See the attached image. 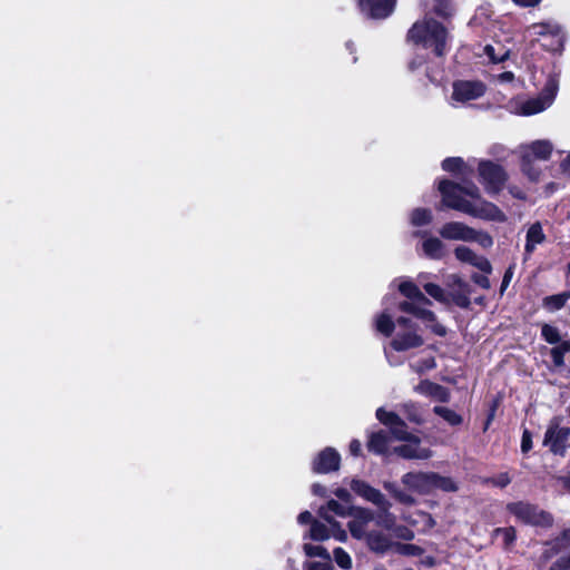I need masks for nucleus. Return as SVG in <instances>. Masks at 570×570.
<instances>
[{
  "instance_id": "obj_18",
  "label": "nucleus",
  "mask_w": 570,
  "mask_h": 570,
  "mask_svg": "<svg viewBox=\"0 0 570 570\" xmlns=\"http://www.w3.org/2000/svg\"><path fill=\"white\" fill-rule=\"evenodd\" d=\"M363 540L365 541L367 549L379 556H384L389 551L393 550L395 543L391 534L384 533L381 530L368 531Z\"/></svg>"
},
{
  "instance_id": "obj_21",
  "label": "nucleus",
  "mask_w": 570,
  "mask_h": 570,
  "mask_svg": "<svg viewBox=\"0 0 570 570\" xmlns=\"http://www.w3.org/2000/svg\"><path fill=\"white\" fill-rule=\"evenodd\" d=\"M439 234L448 240L472 242L474 229L461 222H449L439 229Z\"/></svg>"
},
{
  "instance_id": "obj_54",
  "label": "nucleus",
  "mask_w": 570,
  "mask_h": 570,
  "mask_svg": "<svg viewBox=\"0 0 570 570\" xmlns=\"http://www.w3.org/2000/svg\"><path fill=\"white\" fill-rule=\"evenodd\" d=\"M394 498L402 503L405 504H414L415 500L412 495L405 493L404 491H394Z\"/></svg>"
},
{
  "instance_id": "obj_41",
  "label": "nucleus",
  "mask_w": 570,
  "mask_h": 570,
  "mask_svg": "<svg viewBox=\"0 0 570 570\" xmlns=\"http://www.w3.org/2000/svg\"><path fill=\"white\" fill-rule=\"evenodd\" d=\"M393 550L403 556L419 557L423 553V549L411 543L395 542Z\"/></svg>"
},
{
  "instance_id": "obj_16",
  "label": "nucleus",
  "mask_w": 570,
  "mask_h": 570,
  "mask_svg": "<svg viewBox=\"0 0 570 570\" xmlns=\"http://www.w3.org/2000/svg\"><path fill=\"white\" fill-rule=\"evenodd\" d=\"M446 286L449 288V296L455 305L464 308L470 305V285L458 274H451L448 276Z\"/></svg>"
},
{
  "instance_id": "obj_30",
  "label": "nucleus",
  "mask_w": 570,
  "mask_h": 570,
  "mask_svg": "<svg viewBox=\"0 0 570 570\" xmlns=\"http://www.w3.org/2000/svg\"><path fill=\"white\" fill-rule=\"evenodd\" d=\"M426 278H428V274H424V273H422L417 276V281L420 284H422L424 291L431 297H433L435 301L441 302V303H448L450 299L449 294H446V292L438 284L424 282Z\"/></svg>"
},
{
  "instance_id": "obj_38",
  "label": "nucleus",
  "mask_w": 570,
  "mask_h": 570,
  "mask_svg": "<svg viewBox=\"0 0 570 570\" xmlns=\"http://www.w3.org/2000/svg\"><path fill=\"white\" fill-rule=\"evenodd\" d=\"M433 411L451 425H459L462 422L461 415L449 407L435 406Z\"/></svg>"
},
{
  "instance_id": "obj_5",
  "label": "nucleus",
  "mask_w": 570,
  "mask_h": 570,
  "mask_svg": "<svg viewBox=\"0 0 570 570\" xmlns=\"http://www.w3.org/2000/svg\"><path fill=\"white\" fill-rule=\"evenodd\" d=\"M553 558L549 570H570V529L544 542L541 559L547 562Z\"/></svg>"
},
{
  "instance_id": "obj_53",
  "label": "nucleus",
  "mask_w": 570,
  "mask_h": 570,
  "mask_svg": "<svg viewBox=\"0 0 570 570\" xmlns=\"http://www.w3.org/2000/svg\"><path fill=\"white\" fill-rule=\"evenodd\" d=\"M532 449V436L528 430L523 431L521 440V450L523 453L529 452Z\"/></svg>"
},
{
  "instance_id": "obj_49",
  "label": "nucleus",
  "mask_w": 570,
  "mask_h": 570,
  "mask_svg": "<svg viewBox=\"0 0 570 570\" xmlns=\"http://www.w3.org/2000/svg\"><path fill=\"white\" fill-rule=\"evenodd\" d=\"M327 523L332 527L331 537L340 542H345L347 540L346 531L342 529L341 524L336 520H330Z\"/></svg>"
},
{
  "instance_id": "obj_42",
  "label": "nucleus",
  "mask_w": 570,
  "mask_h": 570,
  "mask_svg": "<svg viewBox=\"0 0 570 570\" xmlns=\"http://www.w3.org/2000/svg\"><path fill=\"white\" fill-rule=\"evenodd\" d=\"M541 335L544 338V341L548 342L549 344L561 343V335L559 330L550 324L542 325Z\"/></svg>"
},
{
  "instance_id": "obj_47",
  "label": "nucleus",
  "mask_w": 570,
  "mask_h": 570,
  "mask_svg": "<svg viewBox=\"0 0 570 570\" xmlns=\"http://www.w3.org/2000/svg\"><path fill=\"white\" fill-rule=\"evenodd\" d=\"M493 533L495 535H502V539H503V542L507 547L511 546L515 538H517V534H515V529L513 527H508V528H497Z\"/></svg>"
},
{
  "instance_id": "obj_12",
  "label": "nucleus",
  "mask_w": 570,
  "mask_h": 570,
  "mask_svg": "<svg viewBox=\"0 0 570 570\" xmlns=\"http://www.w3.org/2000/svg\"><path fill=\"white\" fill-rule=\"evenodd\" d=\"M432 303H423V302H401L399 304V309L412 314L414 317L424 323L429 328L433 331L436 335L443 336L446 331L445 327L436 322L435 314L429 309V306Z\"/></svg>"
},
{
  "instance_id": "obj_60",
  "label": "nucleus",
  "mask_w": 570,
  "mask_h": 570,
  "mask_svg": "<svg viewBox=\"0 0 570 570\" xmlns=\"http://www.w3.org/2000/svg\"><path fill=\"white\" fill-rule=\"evenodd\" d=\"M560 167L563 173L570 175V153L561 160Z\"/></svg>"
},
{
  "instance_id": "obj_20",
  "label": "nucleus",
  "mask_w": 570,
  "mask_h": 570,
  "mask_svg": "<svg viewBox=\"0 0 570 570\" xmlns=\"http://www.w3.org/2000/svg\"><path fill=\"white\" fill-rule=\"evenodd\" d=\"M341 464V455L333 448H326L318 453L313 461V471L316 473H330L337 471Z\"/></svg>"
},
{
  "instance_id": "obj_24",
  "label": "nucleus",
  "mask_w": 570,
  "mask_h": 570,
  "mask_svg": "<svg viewBox=\"0 0 570 570\" xmlns=\"http://www.w3.org/2000/svg\"><path fill=\"white\" fill-rule=\"evenodd\" d=\"M546 239L547 236L541 223L535 222L530 224L525 232L524 261L529 259L537 249V246L543 244Z\"/></svg>"
},
{
  "instance_id": "obj_10",
  "label": "nucleus",
  "mask_w": 570,
  "mask_h": 570,
  "mask_svg": "<svg viewBox=\"0 0 570 570\" xmlns=\"http://www.w3.org/2000/svg\"><path fill=\"white\" fill-rule=\"evenodd\" d=\"M478 174L480 183L489 194H498L508 178L503 167L491 160H479Z\"/></svg>"
},
{
  "instance_id": "obj_56",
  "label": "nucleus",
  "mask_w": 570,
  "mask_h": 570,
  "mask_svg": "<svg viewBox=\"0 0 570 570\" xmlns=\"http://www.w3.org/2000/svg\"><path fill=\"white\" fill-rule=\"evenodd\" d=\"M334 494L340 499L342 500L343 502H345L346 504L351 503L352 501V495L351 493L348 492V490H346L345 488H338L334 491Z\"/></svg>"
},
{
  "instance_id": "obj_63",
  "label": "nucleus",
  "mask_w": 570,
  "mask_h": 570,
  "mask_svg": "<svg viewBox=\"0 0 570 570\" xmlns=\"http://www.w3.org/2000/svg\"><path fill=\"white\" fill-rule=\"evenodd\" d=\"M312 491H313L314 494L321 495V497H324L325 492H326L325 488L323 485H321V484H314L312 487Z\"/></svg>"
},
{
  "instance_id": "obj_57",
  "label": "nucleus",
  "mask_w": 570,
  "mask_h": 570,
  "mask_svg": "<svg viewBox=\"0 0 570 570\" xmlns=\"http://www.w3.org/2000/svg\"><path fill=\"white\" fill-rule=\"evenodd\" d=\"M472 281L482 288H490V281L485 275L474 274L472 275Z\"/></svg>"
},
{
  "instance_id": "obj_22",
  "label": "nucleus",
  "mask_w": 570,
  "mask_h": 570,
  "mask_svg": "<svg viewBox=\"0 0 570 570\" xmlns=\"http://www.w3.org/2000/svg\"><path fill=\"white\" fill-rule=\"evenodd\" d=\"M350 487L352 491H354L358 497L364 499L365 501H368L371 503L375 504H385V497L384 494L371 487L368 483H366L363 480L358 479H352L350 481Z\"/></svg>"
},
{
  "instance_id": "obj_15",
  "label": "nucleus",
  "mask_w": 570,
  "mask_h": 570,
  "mask_svg": "<svg viewBox=\"0 0 570 570\" xmlns=\"http://www.w3.org/2000/svg\"><path fill=\"white\" fill-rule=\"evenodd\" d=\"M350 518L351 520L347 523V528L351 535L356 540H363L368 532L366 531L367 525L375 519L373 511L366 508L355 507L352 509Z\"/></svg>"
},
{
  "instance_id": "obj_31",
  "label": "nucleus",
  "mask_w": 570,
  "mask_h": 570,
  "mask_svg": "<svg viewBox=\"0 0 570 570\" xmlns=\"http://www.w3.org/2000/svg\"><path fill=\"white\" fill-rule=\"evenodd\" d=\"M374 324L376 331L385 336L392 335L395 327L393 315L391 314L387 307L375 317Z\"/></svg>"
},
{
  "instance_id": "obj_50",
  "label": "nucleus",
  "mask_w": 570,
  "mask_h": 570,
  "mask_svg": "<svg viewBox=\"0 0 570 570\" xmlns=\"http://www.w3.org/2000/svg\"><path fill=\"white\" fill-rule=\"evenodd\" d=\"M391 532L394 537L405 541H411L414 539V532L405 525H395Z\"/></svg>"
},
{
  "instance_id": "obj_6",
  "label": "nucleus",
  "mask_w": 570,
  "mask_h": 570,
  "mask_svg": "<svg viewBox=\"0 0 570 570\" xmlns=\"http://www.w3.org/2000/svg\"><path fill=\"white\" fill-rule=\"evenodd\" d=\"M507 511L524 524L549 528L553 523V518L550 513L525 501L508 503Z\"/></svg>"
},
{
  "instance_id": "obj_34",
  "label": "nucleus",
  "mask_w": 570,
  "mask_h": 570,
  "mask_svg": "<svg viewBox=\"0 0 570 570\" xmlns=\"http://www.w3.org/2000/svg\"><path fill=\"white\" fill-rule=\"evenodd\" d=\"M332 527L320 521H313L309 529V537L315 541H325L331 538Z\"/></svg>"
},
{
  "instance_id": "obj_62",
  "label": "nucleus",
  "mask_w": 570,
  "mask_h": 570,
  "mask_svg": "<svg viewBox=\"0 0 570 570\" xmlns=\"http://www.w3.org/2000/svg\"><path fill=\"white\" fill-rule=\"evenodd\" d=\"M297 520L301 524H305L312 520V514L308 511H304L298 515Z\"/></svg>"
},
{
  "instance_id": "obj_46",
  "label": "nucleus",
  "mask_w": 570,
  "mask_h": 570,
  "mask_svg": "<svg viewBox=\"0 0 570 570\" xmlns=\"http://www.w3.org/2000/svg\"><path fill=\"white\" fill-rule=\"evenodd\" d=\"M483 50L485 56L490 59V61L494 63L503 61L509 55V51L503 48H500L499 52L497 53L495 47L491 45H487Z\"/></svg>"
},
{
  "instance_id": "obj_7",
  "label": "nucleus",
  "mask_w": 570,
  "mask_h": 570,
  "mask_svg": "<svg viewBox=\"0 0 570 570\" xmlns=\"http://www.w3.org/2000/svg\"><path fill=\"white\" fill-rule=\"evenodd\" d=\"M557 92L558 83L550 79L537 97L515 102L513 112L520 116H532L542 112L553 104Z\"/></svg>"
},
{
  "instance_id": "obj_52",
  "label": "nucleus",
  "mask_w": 570,
  "mask_h": 570,
  "mask_svg": "<svg viewBox=\"0 0 570 570\" xmlns=\"http://www.w3.org/2000/svg\"><path fill=\"white\" fill-rule=\"evenodd\" d=\"M472 242L479 243L484 248L491 247L493 245V239L489 234L476 230H474V237L472 238Z\"/></svg>"
},
{
  "instance_id": "obj_48",
  "label": "nucleus",
  "mask_w": 570,
  "mask_h": 570,
  "mask_svg": "<svg viewBox=\"0 0 570 570\" xmlns=\"http://www.w3.org/2000/svg\"><path fill=\"white\" fill-rule=\"evenodd\" d=\"M403 412L406 414L407 419L415 423H421L422 417L419 411V407L414 403H405L402 405Z\"/></svg>"
},
{
  "instance_id": "obj_32",
  "label": "nucleus",
  "mask_w": 570,
  "mask_h": 570,
  "mask_svg": "<svg viewBox=\"0 0 570 570\" xmlns=\"http://www.w3.org/2000/svg\"><path fill=\"white\" fill-rule=\"evenodd\" d=\"M390 439L385 432H376L370 436L367 448L377 454L387 453Z\"/></svg>"
},
{
  "instance_id": "obj_43",
  "label": "nucleus",
  "mask_w": 570,
  "mask_h": 570,
  "mask_svg": "<svg viewBox=\"0 0 570 570\" xmlns=\"http://www.w3.org/2000/svg\"><path fill=\"white\" fill-rule=\"evenodd\" d=\"M333 557L336 562V564L342 569H350L352 568V558L351 556L343 549V548H335L333 550Z\"/></svg>"
},
{
  "instance_id": "obj_27",
  "label": "nucleus",
  "mask_w": 570,
  "mask_h": 570,
  "mask_svg": "<svg viewBox=\"0 0 570 570\" xmlns=\"http://www.w3.org/2000/svg\"><path fill=\"white\" fill-rule=\"evenodd\" d=\"M355 508L354 505H346L343 503H340L335 500H330L325 505L321 507L318 510V514L321 518H323L326 522H330V520H334L330 513H334L338 517L345 518L350 517L352 513V509Z\"/></svg>"
},
{
  "instance_id": "obj_8",
  "label": "nucleus",
  "mask_w": 570,
  "mask_h": 570,
  "mask_svg": "<svg viewBox=\"0 0 570 570\" xmlns=\"http://www.w3.org/2000/svg\"><path fill=\"white\" fill-rule=\"evenodd\" d=\"M524 37L532 41H542V47L549 50H558L563 41L561 27L553 21L529 26L524 31Z\"/></svg>"
},
{
  "instance_id": "obj_59",
  "label": "nucleus",
  "mask_w": 570,
  "mask_h": 570,
  "mask_svg": "<svg viewBox=\"0 0 570 570\" xmlns=\"http://www.w3.org/2000/svg\"><path fill=\"white\" fill-rule=\"evenodd\" d=\"M361 451H362L361 442L358 440H353L350 443V452H351V454L354 455V456H358L361 454Z\"/></svg>"
},
{
  "instance_id": "obj_11",
  "label": "nucleus",
  "mask_w": 570,
  "mask_h": 570,
  "mask_svg": "<svg viewBox=\"0 0 570 570\" xmlns=\"http://www.w3.org/2000/svg\"><path fill=\"white\" fill-rule=\"evenodd\" d=\"M432 303H423V302H401L399 304V309L412 314L414 317L424 323L429 328L433 331L436 335L443 336L446 331L445 327L436 322L435 314L429 309V306Z\"/></svg>"
},
{
  "instance_id": "obj_26",
  "label": "nucleus",
  "mask_w": 570,
  "mask_h": 570,
  "mask_svg": "<svg viewBox=\"0 0 570 570\" xmlns=\"http://www.w3.org/2000/svg\"><path fill=\"white\" fill-rule=\"evenodd\" d=\"M416 237L422 238V250L424 255L432 259H441L444 254L443 242L434 236H429L426 232H415Z\"/></svg>"
},
{
  "instance_id": "obj_14",
  "label": "nucleus",
  "mask_w": 570,
  "mask_h": 570,
  "mask_svg": "<svg viewBox=\"0 0 570 570\" xmlns=\"http://www.w3.org/2000/svg\"><path fill=\"white\" fill-rule=\"evenodd\" d=\"M485 86L481 81L460 80L453 83L452 101L465 104L482 97Z\"/></svg>"
},
{
  "instance_id": "obj_45",
  "label": "nucleus",
  "mask_w": 570,
  "mask_h": 570,
  "mask_svg": "<svg viewBox=\"0 0 570 570\" xmlns=\"http://www.w3.org/2000/svg\"><path fill=\"white\" fill-rule=\"evenodd\" d=\"M410 366L414 372L422 374L426 371L433 370L436 366V363L434 357L428 356L412 363Z\"/></svg>"
},
{
  "instance_id": "obj_64",
  "label": "nucleus",
  "mask_w": 570,
  "mask_h": 570,
  "mask_svg": "<svg viewBox=\"0 0 570 570\" xmlns=\"http://www.w3.org/2000/svg\"><path fill=\"white\" fill-rule=\"evenodd\" d=\"M562 488L570 492V476H561L558 479Z\"/></svg>"
},
{
  "instance_id": "obj_40",
  "label": "nucleus",
  "mask_w": 570,
  "mask_h": 570,
  "mask_svg": "<svg viewBox=\"0 0 570 570\" xmlns=\"http://www.w3.org/2000/svg\"><path fill=\"white\" fill-rule=\"evenodd\" d=\"M433 483V491L436 489L445 492H454L458 490L455 482L451 478L442 476L438 473H434Z\"/></svg>"
},
{
  "instance_id": "obj_13",
  "label": "nucleus",
  "mask_w": 570,
  "mask_h": 570,
  "mask_svg": "<svg viewBox=\"0 0 570 570\" xmlns=\"http://www.w3.org/2000/svg\"><path fill=\"white\" fill-rule=\"evenodd\" d=\"M400 327L407 328V332H397L391 341V347L396 352H404L411 348L420 347L423 344V338L419 335L413 327V323L409 317L401 316L396 320Z\"/></svg>"
},
{
  "instance_id": "obj_55",
  "label": "nucleus",
  "mask_w": 570,
  "mask_h": 570,
  "mask_svg": "<svg viewBox=\"0 0 570 570\" xmlns=\"http://www.w3.org/2000/svg\"><path fill=\"white\" fill-rule=\"evenodd\" d=\"M511 482L508 473H501L498 476L492 479V483L497 487L504 488Z\"/></svg>"
},
{
  "instance_id": "obj_23",
  "label": "nucleus",
  "mask_w": 570,
  "mask_h": 570,
  "mask_svg": "<svg viewBox=\"0 0 570 570\" xmlns=\"http://www.w3.org/2000/svg\"><path fill=\"white\" fill-rule=\"evenodd\" d=\"M454 255L458 261L470 264L485 274H490L492 272V266L490 262L483 256H478L472 249H470L466 246H458L454 249Z\"/></svg>"
},
{
  "instance_id": "obj_35",
  "label": "nucleus",
  "mask_w": 570,
  "mask_h": 570,
  "mask_svg": "<svg viewBox=\"0 0 570 570\" xmlns=\"http://www.w3.org/2000/svg\"><path fill=\"white\" fill-rule=\"evenodd\" d=\"M432 219V212L426 208H415L410 215L411 224L416 227L429 225Z\"/></svg>"
},
{
  "instance_id": "obj_4",
  "label": "nucleus",
  "mask_w": 570,
  "mask_h": 570,
  "mask_svg": "<svg viewBox=\"0 0 570 570\" xmlns=\"http://www.w3.org/2000/svg\"><path fill=\"white\" fill-rule=\"evenodd\" d=\"M553 150V145L550 140L539 139L529 144L520 145L517 149V154L521 159L522 171L532 180H537L540 175V170L534 168L533 163L535 160L546 161L550 158Z\"/></svg>"
},
{
  "instance_id": "obj_36",
  "label": "nucleus",
  "mask_w": 570,
  "mask_h": 570,
  "mask_svg": "<svg viewBox=\"0 0 570 570\" xmlns=\"http://www.w3.org/2000/svg\"><path fill=\"white\" fill-rule=\"evenodd\" d=\"M432 12L448 19L453 16L454 7L451 0H433Z\"/></svg>"
},
{
  "instance_id": "obj_29",
  "label": "nucleus",
  "mask_w": 570,
  "mask_h": 570,
  "mask_svg": "<svg viewBox=\"0 0 570 570\" xmlns=\"http://www.w3.org/2000/svg\"><path fill=\"white\" fill-rule=\"evenodd\" d=\"M399 291L407 298L406 302H423L430 303V299L420 291L419 286L412 281H402L399 284Z\"/></svg>"
},
{
  "instance_id": "obj_61",
  "label": "nucleus",
  "mask_w": 570,
  "mask_h": 570,
  "mask_svg": "<svg viewBox=\"0 0 570 570\" xmlns=\"http://www.w3.org/2000/svg\"><path fill=\"white\" fill-rule=\"evenodd\" d=\"M541 0H513L514 3L521 6V7H534L537 6Z\"/></svg>"
},
{
  "instance_id": "obj_44",
  "label": "nucleus",
  "mask_w": 570,
  "mask_h": 570,
  "mask_svg": "<svg viewBox=\"0 0 570 570\" xmlns=\"http://www.w3.org/2000/svg\"><path fill=\"white\" fill-rule=\"evenodd\" d=\"M303 549L307 557H320L323 560H331L330 552L322 546H313L309 543H305Z\"/></svg>"
},
{
  "instance_id": "obj_17",
  "label": "nucleus",
  "mask_w": 570,
  "mask_h": 570,
  "mask_svg": "<svg viewBox=\"0 0 570 570\" xmlns=\"http://www.w3.org/2000/svg\"><path fill=\"white\" fill-rule=\"evenodd\" d=\"M434 472H409L403 475L402 483L420 494L433 492Z\"/></svg>"
},
{
  "instance_id": "obj_28",
  "label": "nucleus",
  "mask_w": 570,
  "mask_h": 570,
  "mask_svg": "<svg viewBox=\"0 0 570 570\" xmlns=\"http://www.w3.org/2000/svg\"><path fill=\"white\" fill-rule=\"evenodd\" d=\"M380 512L374 519L376 524L387 531H392L396 525V517L390 511L391 503L385 498V504H375Z\"/></svg>"
},
{
  "instance_id": "obj_1",
  "label": "nucleus",
  "mask_w": 570,
  "mask_h": 570,
  "mask_svg": "<svg viewBox=\"0 0 570 570\" xmlns=\"http://www.w3.org/2000/svg\"><path fill=\"white\" fill-rule=\"evenodd\" d=\"M439 190L442 195L443 205L449 208L493 222H504L507 219L499 207L481 199L480 190L475 185L463 187L450 180H441Z\"/></svg>"
},
{
  "instance_id": "obj_58",
  "label": "nucleus",
  "mask_w": 570,
  "mask_h": 570,
  "mask_svg": "<svg viewBox=\"0 0 570 570\" xmlns=\"http://www.w3.org/2000/svg\"><path fill=\"white\" fill-rule=\"evenodd\" d=\"M419 517L421 518V521L423 522V524L426 529H431L434 527L435 521L433 520V518L430 514L420 512Z\"/></svg>"
},
{
  "instance_id": "obj_19",
  "label": "nucleus",
  "mask_w": 570,
  "mask_h": 570,
  "mask_svg": "<svg viewBox=\"0 0 570 570\" xmlns=\"http://www.w3.org/2000/svg\"><path fill=\"white\" fill-rule=\"evenodd\" d=\"M360 9L373 19L389 17L395 7L396 0H357Z\"/></svg>"
},
{
  "instance_id": "obj_39",
  "label": "nucleus",
  "mask_w": 570,
  "mask_h": 570,
  "mask_svg": "<svg viewBox=\"0 0 570 570\" xmlns=\"http://www.w3.org/2000/svg\"><path fill=\"white\" fill-rule=\"evenodd\" d=\"M442 168L445 170V171H450V173H461V174H465V170L468 168V166L464 164L463 159L460 158V157H451V158H446L442 161Z\"/></svg>"
},
{
  "instance_id": "obj_51",
  "label": "nucleus",
  "mask_w": 570,
  "mask_h": 570,
  "mask_svg": "<svg viewBox=\"0 0 570 570\" xmlns=\"http://www.w3.org/2000/svg\"><path fill=\"white\" fill-rule=\"evenodd\" d=\"M304 570H334L331 560L309 561L304 563Z\"/></svg>"
},
{
  "instance_id": "obj_3",
  "label": "nucleus",
  "mask_w": 570,
  "mask_h": 570,
  "mask_svg": "<svg viewBox=\"0 0 570 570\" xmlns=\"http://www.w3.org/2000/svg\"><path fill=\"white\" fill-rule=\"evenodd\" d=\"M450 35L448 29L428 14L417 20L407 32V40L431 49L436 56L442 57L446 52Z\"/></svg>"
},
{
  "instance_id": "obj_33",
  "label": "nucleus",
  "mask_w": 570,
  "mask_h": 570,
  "mask_svg": "<svg viewBox=\"0 0 570 570\" xmlns=\"http://www.w3.org/2000/svg\"><path fill=\"white\" fill-rule=\"evenodd\" d=\"M570 299V292H563L560 294L548 296L543 299V306L551 311H559L561 309L566 303Z\"/></svg>"
},
{
  "instance_id": "obj_2",
  "label": "nucleus",
  "mask_w": 570,
  "mask_h": 570,
  "mask_svg": "<svg viewBox=\"0 0 570 570\" xmlns=\"http://www.w3.org/2000/svg\"><path fill=\"white\" fill-rule=\"evenodd\" d=\"M376 417L382 424L390 428L395 440L405 442L403 445L395 446L394 453L409 460H426L432 456V451L421 446L420 438L407 431L405 422L396 413L379 407Z\"/></svg>"
},
{
  "instance_id": "obj_25",
  "label": "nucleus",
  "mask_w": 570,
  "mask_h": 570,
  "mask_svg": "<svg viewBox=\"0 0 570 570\" xmlns=\"http://www.w3.org/2000/svg\"><path fill=\"white\" fill-rule=\"evenodd\" d=\"M414 391L438 402H448L450 400V392L446 387L429 380L421 381L414 386Z\"/></svg>"
},
{
  "instance_id": "obj_37",
  "label": "nucleus",
  "mask_w": 570,
  "mask_h": 570,
  "mask_svg": "<svg viewBox=\"0 0 570 570\" xmlns=\"http://www.w3.org/2000/svg\"><path fill=\"white\" fill-rule=\"evenodd\" d=\"M570 351V342L563 341L550 351L554 366L560 367L564 363V354Z\"/></svg>"
},
{
  "instance_id": "obj_9",
  "label": "nucleus",
  "mask_w": 570,
  "mask_h": 570,
  "mask_svg": "<svg viewBox=\"0 0 570 570\" xmlns=\"http://www.w3.org/2000/svg\"><path fill=\"white\" fill-rule=\"evenodd\" d=\"M562 419L553 417L547 428L543 445L556 455L563 456L570 446V428L561 424Z\"/></svg>"
}]
</instances>
